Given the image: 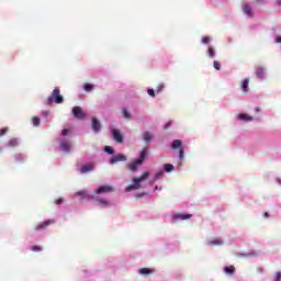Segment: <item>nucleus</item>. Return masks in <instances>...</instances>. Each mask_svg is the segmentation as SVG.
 Instances as JSON below:
<instances>
[{
	"mask_svg": "<svg viewBox=\"0 0 281 281\" xmlns=\"http://www.w3.org/2000/svg\"><path fill=\"white\" fill-rule=\"evenodd\" d=\"M123 117H125V120H131V113H128L126 109L123 110Z\"/></svg>",
	"mask_w": 281,
	"mask_h": 281,
	"instance_id": "32",
	"label": "nucleus"
},
{
	"mask_svg": "<svg viewBox=\"0 0 281 281\" xmlns=\"http://www.w3.org/2000/svg\"><path fill=\"white\" fill-rule=\"evenodd\" d=\"M104 151L108 153V155H113L114 149H113V147H111V146H105V147H104Z\"/></svg>",
	"mask_w": 281,
	"mask_h": 281,
	"instance_id": "30",
	"label": "nucleus"
},
{
	"mask_svg": "<svg viewBox=\"0 0 281 281\" xmlns=\"http://www.w3.org/2000/svg\"><path fill=\"white\" fill-rule=\"evenodd\" d=\"M31 251H43V248L41 246H33L31 247Z\"/></svg>",
	"mask_w": 281,
	"mask_h": 281,
	"instance_id": "33",
	"label": "nucleus"
},
{
	"mask_svg": "<svg viewBox=\"0 0 281 281\" xmlns=\"http://www.w3.org/2000/svg\"><path fill=\"white\" fill-rule=\"evenodd\" d=\"M238 120H243L244 122H251L254 117L249 114L241 113L238 115Z\"/></svg>",
	"mask_w": 281,
	"mask_h": 281,
	"instance_id": "21",
	"label": "nucleus"
},
{
	"mask_svg": "<svg viewBox=\"0 0 281 281\" xmlns=\"http://www.w3.org/2000/svg\"><path fill=\"white\" fill-rule=\"evenodd\" d=\"M79 170L81 175H87V172H91V170H93V165L92 164L83 165L80 167Z\"/></svg>",
	"mask_w": 281,
	"mask_h": 281,
	"instance_id": "14",
	"label": "nucleus"
},
{
	"mask_svg": "<svg viewBox=\"0 0 281 281\" xmlns=\"http://www.w3.org/2000/svg\"><path fill=\"white\" fill-rule=\"evenodd\" d=\"M172 150H179V159L180 161H183L184 155H186V148L183 147V142L181 139H175L171 143Z\"/></svg>",
	"mask_w": 281,
	"mask_h": 281,
	"instance_id": "3",
	"label": "nucleus"
},
{
	"mask_svg": "<svg viewBox=\"0 0 281 281\" xmlns=\"http://www.w3.org/2000/svg\"><path fill=\"white\" fill-rule=\"evenodd\" d=\"M243 10H244V13L247 15V16H254V10L249 7V4L247 3H244L243 4Z\"/></svg>",
	"mask_w": 281,
	"mask_h": 281,
	"instance_id": "15",
	"label": "nucleus"
},
{
	"mask_svg": "<svg viewBox=\"0 0 281 281\" xmlns=\"http://www.w3.org/2000/svg\"><path fill=\"white\" fill-rule=\"evenodd\" d=\"M276 4H277L279 8H281V0H277V1H276Z\"/></svg>",
	"mask_w": 281,
	"mask_h": 281,
	"instance_id": "43",
	"label": "nucleus"
},
{
	"mask_svg": "<svg viewBox=\"0 0 281 281\" xmlns=\"http://www.w3.org/2000/svg\"><path fill=\"white\" fill-rule=\"evenodd\" d=\"M175 166L172 164H165V172H172Z\"/></svg>",
	"mask_w": 281,
	"mask_h": 281,
	"instance_id": "27",
	"label": "nucleus"
},
{
	"mask_svg": "<svg viewBox=\"0 0 281 281\" xmlns=\"http://www.w3.org/2000/svg\"><path fill=\"white\" fill-rule=\"evenodd\" d=\"M53 102H55L56 104H63V102H65V99L63 98V95H60V89L55 88L50 94V97L47 98L46 100V104L52 105Z\"/></svg>",
	"mask_w": 281,
	"mask_h": 281,
	"instance_id": "2",
	"label": "nucleus"
},
{
	"mask_svg": "<svg viewBox=\"0 0 281 281\" xmlns=\"http://www.w3.org/2000/svg\"><path fill=\"white\" fill-rule=\"evenodd\" d=\"M149 153H150V150L148 149V147H144L140 150L139 158H138V164H144V160L146 159V157H148Z\"/></svg>",
	"mask_w": 281,
	"mask_h": 281,
	"instance_id": "12",
	"label": "nucleus"
},
{
	"mask_svg": "<svg viewBox=\"0 0 281 281\" xmlns=\"http://www.w3.org/2000/svg\"><path fill=\"white\" fill-rule=\"evenodd\" d=\"M72 114L77 117V120H85L86 117L85 112H82V108L80 106L72 108Z\"/></svg>",
	"mask_w": 281,
	"mask_h": 281,
	"instance_id": "7",
	"label": "nucleus"
},
{
	"mask_svg": "<svg viewBox=\"0 0 281 281\" xmlns=\"http://www.w3.org/2000/svg\"><path fill=\"white\" fill-rule=\"evenodd\" d=\"M274 281H281V272L276 273Z\"/></svg>",
	"mask_w": 281,
	"mask_h": 281,
	"instance_id": "40",
	"label": "nucleus"
},
{
	"mask_svg": "<svg viewBox=\"0 0 281 281\" xmlns=\"http://www.w3.org/2000/svg\"><path fill=\"white\" fill-rule=\"evenodd\" d=\"M150 177V172L145 171L142 176L134 178L133 183L126 187V192H131V190H139L142 188L143 181H146Z\"/></svg>",
	"mask_w": 281,
	"mask_h": 281,
	"instance_id": "1",
	"label": "nucleus"
},
{
	"mask_svg": "<svg viewBox=\"0 0 281 281\" xmlns=\"http://www.w3.org/2000/svg\"><path fill=\"white\" fill-rule=\"evenodd\" d=\"M75 196H81L82 199H88V200L93 199V195L87 194V191L85 190L78 191L77 193H75Z\"/></svg>",
	"mask_w": 281,
	"mask_h": 281,
	"instance_id": "17",
	"label": "nucleus"
},
{
	"mask_svg": "<svg viewBox=\"0 0 281 281\" xmlns=\"http://www.w3.org/2000/svg\"><path fill=\"white\" fill-rule=\"evenodd\" d=\"M157 93L164 91V83H160L158 87H157Z\"/></svg>",
	"mask_w": 281,
	"mask_h": 281,
	"instance_id": "39",
	"label": "nucleus"
},
{
	"mask_svg": "<svg viewBox=\"0 0 281 281\" xmlns=\"http://www.w3.org/2000/svg\"><path fill=\"white\" fill-rule=\"evenodd\" d=\"M69 133H71V131L69 130V128H64L63 131H61V135L65 137V136H67V135H69Z\"/></svg>",
	"mask_w": 281,
	"mask_h": 281,
	"instance_id": "34",
	"label": "nucleus"
},
{
	"mask_svg": "<svg viewBox=\"0 0 281 281\" xmlns=\"http://www.w3.org/2000/svg\"><path fill=\"white\" fill-rule=\"evenodd\" d=\"M276 43H281V36L277 37Z\"/></svg>",
	"mask_w": 281,
	"mask_h": 281,
	"instance_id": "44",
	"label": "nucleus"
},
{
	"mask_svg": "<svg viewBox=\"0 0 281 281\" xmlns=\"http://www.w3.org/2000/svg\"><path fill=\"white\" fill-rule=\"evenodd\" d=\"M7 146L9 148H16L19 146V138H11L8 143Z\"/></svg>",
	"mask_w": 281,
	"mask_h": 281,
	"instance_id": "19",
	"label": "nucleus"
},
{
	"mask_svg": "<svg viewBox=\"0 0 281 281\" xmlns=\"http://www.w3.org/2000/svg\"><path fill=\"white\" fill-rule=\"evenodd\" d=\"M63 201H64L63 198H59L58 200L55 201V203L56 205H60L63 204Z\"/></svg>",
	"mask_w": 281,
	"mask_h": 281,
	"instance_id": "41",
	"label": "nucleus"
},
{
	"mask_svg": "<svg viewBox=\"0 0 281 281\" xmlns=\"http://www.w3.org/2000/svg\"><path fill=\"white\" fill-rule=\"evenodd\" d=\"M257 78H265V76H267V69L262 66H257L256 67V71H255Z\"/></svg>",
	"mask_w": 281,
	"mask_h": 281,
	"instance_id": "11",
	"label": "nucleus"
},
{
	"mask_svg": "<svg viewBox=\"0 0 281 281\" xmlns=\"http://www.w3.org/2000/svg\"><path fill=\"white\" fill-rule=\"evenodd\" d=\"M147 93H148V95H150L151 98H155V90H154V89L149 88V89L147 90Z\"/></svg>",
	"mask_w": 281,
	"mask_h": 281,
	"instance_id": "36",
	"label": "nucleus"
},
{
	"mask_svg": "<svg viewBox=\"0 0 281 281\" xmlns=\"http://www.w3.org/2000/svg\"><path fill=\"white\" fill-rule=\"evenodd\" d=\"M113 139L116 140L117 144H122L124 142V136L120 133V130H112Z\"/></svg>",
	"mask_w": 281,
	"mask_h": 281,
	"instance_id": "8",
	"label": "nucleus"
},
{
	"mask_svg": "<svg viewBox=\"0 0 281 281\" xmlns=\"http://www.w3.org/2000/svg\"><path fill=\"white\" fill-rule=\"evenodd\" d=\"M119 161H126V155L124 154H116L111 157L110 164L113 166L115 164H119Z\"/></svg>",
	"mask_w": 281,
	"mask_h": 281,
	"instance_id": "6",
	"label": "nucleus"
},
{
	"mask_svg": "<svg viewBox=\"0 0 281 281\" xmlns=\"http://www.w3.org/2000/svg\"><path fill=\"white\" fill-rule=\"evenodd\" d=\"M93 85L92 83H86L83 89L85 91H87V93L91 92V90L93 89Z\"/></svg>",
	"mask_w": 281,
	"mask_h": 281,
	"instance_id": "29",
	"label": "nucleus"
},
{
	"mask_svg": "<svg viewBox=\"0 0 281 281\" xmlns=\"http://www.w3.org/2000/svg\"><path fill=\"white\" fill-rule=\"evenodd\" d=\"M263 216H265L266 218H269V213L266 212V213L263 214Z\"/></svg>",
	"mask_w": 281,
	"mask_h": 281,
	"instance_id": "45",
	"label": "nucleus"
},
{
	"mask_svg": "<svg viewBox=\"0 0 281 281\" xmlns=\"http://www.w3.org/2000/svg\"><path fill=\"white\" fill-rule=\"evenodd\" d=\"M142 164L144 162H139L138 159L134 160L131 165H130V170H132V172H135V170H137L138 166H142Z\"/></svg>",
	"mask_w": 281,
	"mask_h": 281,
	"instance_id": "22",
	"label": "nucleus"
},
{
	"mask_svg": "<svg viewBox=\"0 0 281 281\" xmlns=\"http://www.w3.org/2000/svg\"><path fill=\"white\" fill-rule=\"evenodd\" d=\"M139 273L142 276H148L149 273H153V270H150L148 268H142V269H139Z\"/></svg>",
	"mask_w": 281,
	"mask_h": 281,
	"instance_id": "26",
	"label": "nucleus"
},
{
	"mask_svg": "<svg viewBox=\"0 0 281 281\" xmlns=\"http://www.w3.org/2000/svg\"><path fill=\"white\" fill-rule=\"evenodd\" d=\"M33 126H40L41 125V119L38 116H34L32 119Z\"/></svg>",
	"mask_w": 281,
	"mask_h": 281,
	"instance_id": "28",
	"label": "nucleus"
},
{
	"mask_svg": "<svg viewBox=\"0 0 281 281\" xmlns=\"http://www.w3.org/2000/svg\"><path fill=\"white\" fill-rule=\"evenodd\" d=\"M212 40L209 37V36H205V37H203L202 38V43L204 44V45H207V43H210Z\"/></svg>",
	"mask_w": 281,
	"mask_h": 281,
	"instance_id": "35",
	"label": "nucleus"
},
{
	"mask_svg": "<svg viewBox=\"0 0 281 281\" xmlns=\"http://www.w3.org/2000/svg\"><path fill=\"white\" fill-rule=\"evenodd\" d=\"M213 67H214V69H216L217 71H221V63H218V60H214V61H213Z\"/></svg>",
	"mask_w": 281,
	"mask_h": 281,
	"instance_id": "31",
	"label": "nucleus"
},
{
	"mask_svg": "<svg viewBox=\"0 0 281 281\" xmlns=\"http://www.w3.org/2000/svg\"><path fill=\"white\" fill-rule=\"evenodd\" d=\"M207 245H210V247L221 246V245H223V239L215 238V239L209 240Z\"/></svg>",
	"mask_w": 281,
	"mask_h": 281,
	"instance_id": "18",
	"label": "nucleus"
},
{
	"mask_svg": "<svg viewBox=\"0 0 281 281\" xmlns=\"http://www.w3.org/2000/svg\"><path fill=\"white\" fill-rule=\"evenodd\" d=\"M54 220H46L35 226V232H42L43 229H47L49 225H54Z\"/></svg>",
	"mask_w": 281,
	"mask_h": 281,
	"instance_id": "5",
	"label": "nucleus"
},
{
	"mask_svg": "<svg viewBox=\"0 0 281 281\" xmlns=\"http://www.w3.org/2000/svg\"><path fill=\"white\" fill-rule=\"evenodd\" d=\"M100 128H102V124L100 123V121H98V119L92 117V131L94 133H100Z\"/></svg>",
	"mask_w": 281,
	"mask_h": 281,
	"instance_id": "13",
	"label": "nucleus"
},
{
	"mask_svg": "<svg viewBox=\"0 0 281 281\" xmlns=\"http://www.w3.org/2000/svg\"><path fill=\"white\" fill-rule=\"evenodd\" d=\"M142 137H143V142H145L146 144H150V142L155 139V135H153V133L148 131L143 132Z\"/></svg>",
	"mask_w": 281,
	"mask_h": 281,
	"instance_id": "9",
	"label": "nucleus"
},
{
	"mask_svg": "<svg viewBox=\"0 0 281 281\" xmlns=\"http://www.w3.org/2000/svg\"><path fill=\"white\" fill-rule=\"evenodd\" d=\"M172 218L173 221H188V218H192V214L176 213Z\"/></svg>",
	"mask_w": 281,
	"mask_h": 281,
	"instance_id": "10",
	"label": "nucleus"
},
{
	"mask_svg": "<svg viewBox=\"0 0 281 281\" xmlns=\"http://www.w3.org/2000/svg\"><path fill=\"white\" fill-rule=\"evenodd\" d=\"M5 133H8V127H3L0 130V137H3V135H5Z\"/></svg>",
	"mask_w": 281,
	"mask_h": 281,
	"instance_id": "37",
	"label": "nucleus"
},
{
	"mask_svg": "<svg viewBox=\"0 0 281 281\" xmlns=\"http://www.w3.org/2000/svg\"><path fill=\"white\" fill-rule=\"evenodd\" d=\"M60 149L64 153H69V150H71V145H69V143H67V142H61L60 143Z\"/></svg>",
	"mask_w": 281,
	"mask_h": 281,
	"instance_id": "20",
	"label": "nucleus"
},
{
	"mask_svg": "<svg viewBox=\"0 0 281 281\" xmlns=\"http://www.w3.org/2000/svg\"><path fill=\"white\" fill-rule=\"evenodd\" d=\"M114 188L110 184H104V186H101L99 187L97 190H95V194H109L111 192H114Z\"/></svg>",
	"mask_w": 281,
	"mask_h": 281,
	"instance_id": "4",
	"label": "nucleus"
},
{
	"mask_svg": "<svg viewBox=\"0 0 281 281\" xmlns=\"http://www.w3.org/2000/svg\"><path fill=\"white\" fill-rule=\"evenodd\" d=\"M241 89H244V93H247V89H249V79H244L243 80Z\"/></svg>",
	"mask_w": 281,
	"mask_h": 281,
	"instance_id": "24",
	"label": "nucleus"
},
{
	"mask_svg": "<svg viewBox=\"0 0 281 281\" xmlns=\"http://www.w3.org/2000/svg\"><path fill=\"white\" fill-rule=\"evenodd\" d=\"M170 124H172V122H167V123L165 124V131H168V128L170 127Z\"/></svg>",
	"mask_w": 281,
	"mask_h": 281,
	"instance_id": "42",
	"label": "nucleus"
},
{
	"mask_svg": "<svg viewBox=\"0 0 281 281\" xmlns=\"http://www.w3.org/2000/svg\"><path fill=\"white\" fill-rule=\"evenodd\" d=\"M224 273H226V276H234L236 268L234 266H226L224 267Z\"/></svg>",
	"mask_w": 281,
	"mask_h": 281,
	"instance_id": "16",
	"label": "nucleus"
},
{
	"mask_svg": "<svg viewBox=\"0 0 281 281\" xmlns=\"http://www.w3.org/2000/svg\"><path fill=\"white\" fill-rule=\"evenodd\" d=\"M97 201H98V203H99L100 205H102L103 207H109V205H111V202H109V200H104V199L98 198Z\"/></svg>",
	"mask_w": 281,
	"mask_h": 281,
	"instance_id": "23",
	"label": "nucleus"
},
{
	"mask_svg": "<svg viewBox=\"0 0 281 281\" xmlns=\"http://www.w3.org/2000/svg\"><path fill=\"white\" fill-rule=\"evenodd\" d=\"M260 1H262V0H256V3H260Z\"/></svg>",
	"mask_w": 281,
	"mask_h": 281,
	"instance_id": "46",
	"label": "nucleus"
},
{
	"mask_svg": "<svg viewBox=\"0 0 281 281\" xmlns=\"http://www.w3.org/2000/svg\"><path fill=\"white\" fill-rule=\"evenodd\" d=\"M209 58H214L216 56V50H214V47L210 46L207 48Z\"/></svg>",
	"mask_w": 281,
	"mask_h": 281,
	"instance_id": "25",
	"label": "nucleus"
},
{
	"mask_svg": "<svg viewBox=\"0 0 281 281\" xmlns=\"http://www.w3.org/2000/svg\"><path fill=\"white\" fill-rule=\"evenodd\" d=\"M161 177H164V171H158V172L155 175V179H161Z\"/></svg>",
	"mask_w": 281,
	"mask_h": 281,
	"instance_id": "38",
	"label": "nucleus"
}]
</instances>
